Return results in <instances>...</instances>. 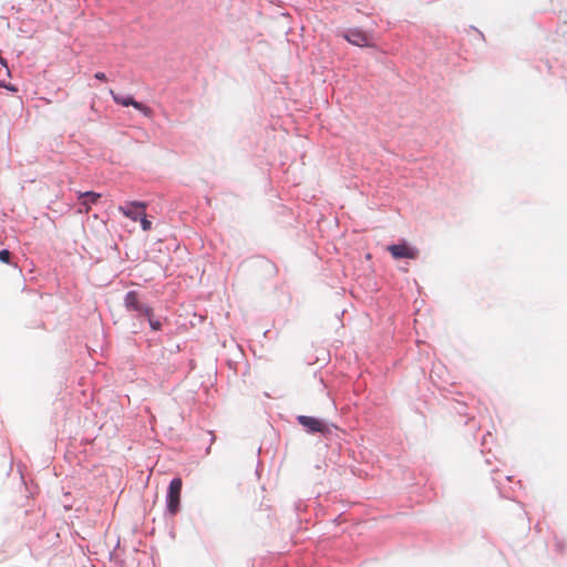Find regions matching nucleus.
Instances as JSON below:
<instances>
[{
    "label": "nucleus",
    "instance_id": "9d476101",
    "mask_svg": "<svg viewBox=\"0 0 567 567\" xmlns=\"http://www.w3.org/2000/svg\"><path fill=\"white\" fill-rule=\"evenodd\" d=\"M141 223V227L144 231H148L152 229V221L147 219L146 213L138 220Z\"/></svg>",
    "mask_w": 567,
    "mask_h": 567
},
{
    "label": "nucleus",
    "instance_id": "0eeeda50",
    "mask_svg": "<svg viewBox=\"0 0 567 567\" xmlns=\"http://www.w3.org/2000/svg\"><path fill=\"white\" fill-rule=\"evenodd\" d=\"M344 38L352 44L358 47H371L372 45V37L360 30V29H350Z\"/></svg>",
    "mask_w": 567,
    "mask_h": 567
},
{
    "label": "nucleus",
    "instance_id": "39448f33",
    "mask_svg": "<svg viewBox=\"0 0 567 567\" xmlns=\"http://www.w3.org/2000/svg\"><path fill=\"white\" fill-rule=\"evenodd\" d=\"M298 423L302 425L309 433H326L328 432V426L326 423L317 417L299 415L297 417Z\"/></svg>",
    "mask_w": 567,
    "mask_h": 567
},
{
    "label": "nucleus",
    "instance_id": "1a4fd4ad",
    "mask_svg": "<svg viewBox=\"0 0 567 567\" xmlns=\"http://www.w3.org/2000/svg\"><path fill=\"white\" fill-rule=\"evenodd\" d=\"M8 75H9V69H8L7 64L4 63V61L0 58V87L1 86L6 87L4 78Z\"/></svg>",
    "mask_w": 567,
    "mask_h": 567
},
{
    "label": "nucleus",
    "instance_id": "20e7f679",
    "mask_svg": "<svg viewBox=\"0 0 567 567\" xmlns=\"http://www.w3.org/2000/svg\"><path fill=\"white\" fill-rule=\"evenodd\" d=\"M124 303L127 310H133L138 312L142 316L151 317L152 309L147 306H144L138 300V295L135 291H128L125 296Z\"/></svg>",
    "mask_w": 567,
    "mask_h": 567
},
{
    "label": "nucleus",
    "instance_id": "f257e3e1",
    "mask_svg": "<svg viewBox=\"0 0 567 567\" xmlns=\"http://www.w3.org/2000/svg\"><path fill=\"white\" fill-rule=\"evenodd\" d=\"M182 480L175 477L171 481L167 491V509L172 515H175L179 509L181 493H182Z\"/></svg>",
    "mask_w": 567,
    "mask_h": 567
},
{
    "label": "nucleus",
    "instance_id": "f03ea898",
    "mask_svg": "<svg viewBox=\"0 0 567 567\" xmlns=\"http://www.w3.org/2000/svg\"><path fill=\"white\" fill-rule=\"evenodd\" d=\"M146 208L147 204L145 202L133 200L118 206V212L126 218L137 221L145 214Z\"/></svg>",
    "mask_w": 567,
    "mask_h": 567
},
{
    "label": "nucleus",
    "instance_id": "9b49d317",
    "mask_svg": "<svg viewBox=\"0 0 567 567\" xmlns=\"http://www.w3.org/2000/svg\"><path fill=\"white\" fill-rule=\"evenodd\" d=\"M11 258V252L7 249L0 250V261L9 264Z\"/></svg>",
    "mask_w": 567,
    "mask_h": 567
},
{
    "label": "nucleus",
    "instance_id": "ddd939ff",
    "mask_svg": "<svg viewBox=\"0 0 567 567\" xmlns=\"http://www.w3.org/2000/svg\"><path fill=\"white\" fill-rule=\"evenodd\" d=\"M94 78H95V79H97V80H100V81H106V75H105V73H103V72H96V73L94 74Z\"/></svg>",
    "mask_w": 567,
    "mask_h": 567
},
{
    "label": "nucleus",
    "instance_id": "f8f14e48",
    "mask_svg": "<svg viewBox=\"0 0 567 567\" xmlns=\"http://www.w3.org/2000/svg\"><path fill=\"white\" fill-rule=\"evenodd\" d=\"M150 321V324L152 327L153 330H159L161 329V322L157 321V320H153V315L151 317H146Z\"/></svg>",
    "mask_w": 567,
    "mask_h": 567
},
{
    "label": "nucleus",
    "instance_id": "423d86ee",
    "mask_svg": "<svg viewBox=\"0 0 567 567\" xmlns=\"http://www.w3.org/2000/svg\"><path fill=\"white\" fill-rule=\"evenodd\" d=\"M388 250L391 252L392 257L395 259H416L419 256V250L414 247H411L406 244L391 245Z\"/></svg>",
    "mask_w": 567,
    "mask_h": 567
},
{
    "label": "nucleus",
    "instance_id": "7ed1b4c3",
    "mask_svg": "<svg viewBox=\"0 0 567 567\" xmlns=\"http://www.w3.org/2000/svg\"><path fill=\"white\" fill-rule=\"evenodd\" d=\"M110 94L112 95L114 102L122 106H133L134 109H136L137 111H140L147 117H151L153 114V111L151 107H148L147 105H145L141 102L135 101L131 96H126V97L120 96L112 89L110 90Z\"/></svg>",
    "mask_w": 567,
    "mask_h": 567
},
{
    "label": "nucleus",
    "instance_id": "6e6552de",
    "mask_svg": "<svg viewBox=\"0 0 567 567\" xmlns=\"http://www.w3.org/2000/svg\"><path fill=\"white\" fill-rule=\"evenodd\" d=\"M79 198L81 199V205L83 206V209H80V213L87 214L91 210V205L96 204L101 198V194L95 192H85L80 193Z\"/></svg>",
    "mask_w": 567,
    "mask_h": 567
}]
</instances>
